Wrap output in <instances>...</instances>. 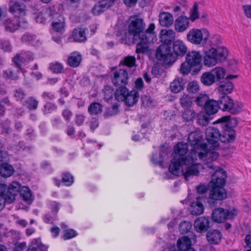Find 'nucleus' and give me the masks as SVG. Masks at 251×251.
<instances>
[{
  "instance_id": "nucleus-4",
  "label": "nucleus",
  "mask_w": 251,
  "mask_h": 251,
  "mask_svg": "<svg viewBox=\"0 0 251 251\" xmlns=\"http://www.w3.org/2000/svg\"><path fill=\"white\" fill-rule=\"evenodd\" d=\"M202 56L197 51H189L186 55V60L181 64L180 72L183 75L198 73L201 69V64Z\"/></svg>"
},
{
  "instance_id": "nucleus-14",
  "label": "nucleus",
  "mask_w": 251,
  "mask_h": 251,
  "mask_svg": "<svg viewBox=\"0 0 251 251\" xmlns=\"http://www.w3.org/2000/svg\"><path fill=\"white\" fill-rule=\"evenodd\" d=\"M237 214L236 209L226 210L223 208H217L213 210L212 218L217 223H222L226 220L234 218Z\"/></svg>"
},
{
  "instance_id": "nucleus-44",
  "label": "nucleus",
  "mask_w": 251,
  "mask_h": 251,
  "mask_svg": "<svg viewBox=\"0 0 251 251\" xmlns=\"http://www.w3.org/2000/svg\"><path fill=\"white\" fill-rule=\"evenodd\" d=\"M20 72H14L12 69H8L3 71L2 76L6 79L16 80L19 79L18 73Z\"/></svg>"
},
{
  "instance_id": "nucleus-55",
  "label": "nucleus",
  "mask_w": 251,
  "mask_h": 251,
  "mask_svg": "<svg viewBox=\"0 0 251 251\" xmlns=\"http://www.w3.org/2000/svg\"><path fill=\"white\" fill-rule=\"evenodd\" d=\"M191 228V224L186 221L181 222L179 226V230L182 234H185L188 232Z\"/></svg>"
},
{
  "instance_id": "nucleus-48",
  "label": "nucleus",
  "mask_w": 251,
  "mask_h": 251,
  "mask_svg": "<svg viewBox=\"0 0 251 251\" xmlns=\"http://www.w3.org/2000/svg\"><path fill=\"white\" fill-rule=\"evenodd\" d=\"M88 111L90 115H96L101 112L102 106L100 103L94 102L90 105Z\"/></svg>"
},
{
  "instance_id": "nucleus-11",
  "label": "nucleus",
  "mask_w": 251,
  "mask_h": 251,
  "mask_svg": "<svg viewBox=\"0 0 251 251\" xmlns=\"http://www.w3.org/2000/svg\"><path fill=\"white\" fill-rule=\"evenodd\" d=\"M2 25L6 31L14 32L19 27L26 29L28 26L27 21L25 18L14 17L12 19L6 18L2 21Z\"/></svg>"
},
{
  "instance_id": "nucleus-40",
  "label": "nucleus",
  "mask_w": 251,
  "mask_h": 251,
  "mask_svg": "<svg viewBox=\"0 0 251 251\" xmlns=\"http://www.w3.org/2000/svg\"><path fill=\"white\" fill-rule=\"evenodd\" d=\"M201 82L206 86H209L214 83L215 79L211 71L203 73L201 78Z\"/></svg>"
},
{
  "instance_id": "nucleus-3",
  "label": "nucleus",
  "mask_w": 251,
  "mask_h": 251,
  "mask_svg": "<svg viewBox=\"0 0 251 251\" xmlns=\"http://www.w3.org/2000/svg\"><path fill=\"white\" fill-rule=\"evenodd\" d=\"M176 156L172 159L169 166V171L173 175L180 176H183L185 179L188 180L192 176H198L199 174L200 165L196 162L199 157H196L190 161L189 159L187 161L188 155L184 160L182 164H180L178 158Z\"/></svg>"
},
{
  "instance_id": "nucleus-50",
  "label": "nucleus",
  "mask_w": 251,
  "mask_h": 251,
  "mask_svg": "<svg viewBox=\"0 0 251 251\" xmlns=\"http://www.w3.org/2000/svg\"><path fill=\"white\" fill-rule=\"evenodd\" d=\"M57 108V106L55 103L48 102L44 104L42 111L44 114H48L55 111Z\"/></svg>"
},
{
  "instance_id": "nucleus-29",
  "label": "nucleus",
  "mask_w": 251,
  "mask_h": 251,
  "mask_svg": "<svg viewBox=\"0 0 251 251\" xmlns=\"http://www.w3.org/2000/svg\"><path fill=\"white\" fill-rule=\"evenodd\" d=\"M159 22L162 26L169 27L173 23V15L169 12H162L159 14Z\"/></svg>"
},
{
  "instance_id": "nucleus-8",
  "label": "nucleus",
  "mask_w": 251,
  "mask_h": 251,
  "mask_svg": "<svg viewBox=\"0 0 251 251\" xmlns=\"http://www.w3.org/2000/svg\"><path fill=\"white\" fill-rule=\"evenodd\" d=\"M171 49L170 45L161 44L156 50V58L167 65L173 63L176 61V57L172 51Z\"/></svg>"
},
{
  "instance_id": "nucleus-51",
  "label": "nucleus",
  "mask_w": 251,
  "mask_h": 251,
  "mask_svg": "<svg viewBox=\"0 0 251 251\" xmlns=\"http://www.w3.org/2000/svg\"><path fill=\"white\" fill-rule=\"evenodd\" d=\"M49 69L53 73L60 74L63 71V66L62 64L56 62L50 64Z\"/></svg>"
},
{
  "instance_id": "nucleus-15",
  "label": "nucleus",
  "mask_w": 251,
  "mask_h": 251,
  "mask_svg": "<svg viewBox=\"0 0 251 251\" xmlns=\"http://www.w3.org/2000/svg\"><path fill=\"white\" fill-rule=\"evenodd\" d=\"M128 73L125 69H119L114 71L111 78L112 83L117 87L125 86L128 83Z\"/></svg>"
},
{
  "instance_id": "nucleus-25",
  "label": "nucleus",
  "mask_w": 251,
  "mask_h": 251,
  "mask_svg": "<svg viewBox=\"0 0 251 251\" xmlns=\"http://www.w3.org/2000/svg\"><path fill=\"white\" fill-rule=\"evenodd\" d=\"M173 50L175 55L178 57L183 56L187 51V47L181 40H177L173 42Z\"/></svg>"
},
{
  "instance_id": "nucleus-20",
  "label": "nucleus",
  "mask_w": 251,
  "mask_h": 251,
  "mask_svg": "<svg viewBox=\"0 0 251 251\" xmlns=\"http://www.w3.org/2000/svg\"><path fill=\"white\" fill-rule=\"evenodd\" d=\"M188 147L187 143L183 142L178 143L174 147L175 155L173 159H174L176 157L179 159L178 161L180 162V164H182L184 162V160L187 157L185 155L188 151Z\"/></svg>"
},
{
  "instance_id": "nucleus-21",
  "label": "nucleus",
  "mask_w": 251,
  "mask_h": 251,
  "mask_svg": "<svg viewBox=\"0 0 251 251\" xmlns=\"http://www.w3.org/2000/svg\"><path fill=\"white\" fill-rule=\"evenodd\" d=\"M226 173L223 169L216 170L211 177V183L216 185H225Z\"/></svg>"
},
{
  "instance_id": "nucleus-5",
  "label": "nucleus",
  "mask_w": 251,
  "mask_h": 251,
  "mask_svg": "<svg viewBox=\"0 0 251 251\" xmlns=\"http://www.w3.org/2000/svg\"><path fill=\"white\" fill-rule=\"evenodd\" d=\"M216 123L221 124V126L224 128L222 134H221V141L223 143L233 142L235 139L236 134L231 126L237 125V120L231 118L230 116H226L219 119Z\"/></svg>"
},
{
  "instance_id": "nucleus-32",
  "label": "nucleus",
  "mask_w": 251,
  "mask_h": 251,
  "mask_svg": "<svg viewBox=\"0 0 251 251\" xmlns=\"http://www.w3.org/2000/svg\"><path fill=\"white\" fill-rule=\"evenodd\" d=\"M190 210L192 215H198L203 212V206L200 197L197 198L196 201L192 203Z\"/></svg>"
},
{
  "instance_id": "nucleus-59",
  "label": "nucleus",
  "mask_w": 251,
  "mask_h": 251,
  "mask_svg": "<svg viewBox=\"0 0 251 251\" xmlns=\"http://www.w3.org/2000/svg\"><path fill=\"white\" fill-rule=\"evenodd\" d=\"M33 244L37 247L40 251H48V247L41 243V239L37 238L33 240Z\"/></svg>"
},
{
  "instance_id": "nucleus-31",
  "label": "nucleus",
  "mask_w": 251,
  "mask_h": 251,
  "mask_svg": "<svg viewBox=\"0 0 251 251\" xmlns=\"http://www.w3.org/2000/svg\"><path fill=\"white\" fill-rule=\"evenodd\" d=\"M203 108L205 112L210 115L215 114L220 109L218 101L210 99Z\"/></svg>"
},
{
  "instance_id": "nucleus-13",
  "label": "nucleus",
  "mask_w": 251,
  "mask_h": 251,
  "mask_svg": "<svg viewBox=\"0 0 251 251\" xmlns=\"http://www.w3.org/2000/svg\"><path fill=\"white\" fill-rule=\"evenodd\" d=\"M206 139L210 145L209 149L216 151L219 147V141L220 140L221 133L219 129L214 126L208 127L205 131Z\"/></svg>"
},
{
  "instance_id": "nucleus-1",
  "label": "nucleus",
  "mask_w": 251,
  "mask_h": 251,
  "mask_svg": "<svg viewBox=\"0 0 251 251\" xmlns=\"http://www.w3.org/2000/svg\"><path fill=\"white\" fill-rule=\"evenodd\" d=\"M202 135L199 131L190 133L188 136V141L191 147L190 153L188 155L187 161L199 157L200 160L205 162L204 168H208L214 171L216 169L215 163L219 157V153L210 149L207 150V145L201 142Z\"/></svg>"
},
{
  "instance_id": "nucleus-24",
  "label": "nucleus",
  "mask_w": 251,
  "mask_h": 251,
  "mask_svg": "<svg viewBox=\"0 0 251 251\" xmlns=\"http://www.w3.org/2000/svg\"><path fill=\"white\" fill-rule=\"evenodd\" d=\"M55 12V11L52 10L51 8L44 9L36 17V22L44 25L51 21L53 15H54Z\"/></svg>"
},
{
  "instance_id": "nucleus-27",
  "label": "nucleus",
  "mask_w": 251,
  "mask_h": 251,
  "mask_svg": "<svg viewBox=\"0 0 251 251\" xmlns=\"http://www.w3.org/2000/svg\"><path fill=\"white\" fill-rule=\"evenodd\" d=\"M209 219L204 217L197 218L194 224L196 230L200 233L206 231L209 227Z\"/></svg>"
},
{
  "instance_id": "nucleus-37",
  "label": "nucleus",
  "mask_w": 251,
  "mask_h": 251,
  "mask_svg": "<svg viewBox=\"0 0 251 251\" xmlns=\"http://www.w3.org/2000/svg\"><path fill=\"white\" fill-rule=\"evenodd\" d=\"M20 184L19 183H18ZM20 186V185H19ZM20 191L21 197H22L23 200L27 202H31L33 201V196L30 190L26 186H23L21 188L19 187V191L17 192L18 193Z\"/></svg>"
},
{
  "instance_id": "nucleus-12",
  "label": "nucleus",
  "mask_w": 251,
  "mask_h": 251,
  "mask_svg": "<svg viewBox=\"0 0 251 251\" xmlns=\"http://www.w3.org/2000/svg\"><path fill=\"white\" fill-rule=\"evenodd\" d=\"M34 54L29 50H22L16 53L12 58V61L17 68V72L22 71V66L33 61Z\"/></svg>"
},
{
  "instance_id": "nucleus-62",
  "label": "nucleus",
  "mask_w": 251,
  "mask_h": 251,
  "mask_svg": "<svg viewBox=\"0 0 251 251\" xmlns=\"http://www.w3.org/2000/svg\"><path fill=\"white\" fill-rule=\"evenodd\" d=\"M25 95V91L21 88H19L15 91L14 97L17 100H23Z\"/></svg>"
},
{
  "instance_id": "nucleus-54",
  "label": "nucleus",
  "mask_w": 251,
  "mask_h": 251,
  "mask_svg": "<svg viewBox=\"0 0 251 251\" xmlns=\"http://www.w3.org/2000/svg\"><path fill=\"white\" fill-rule=\"evenodd\" d=\"M104 93V99L105 100L108 101L112 99L113 95V89L111 86H106L103 90Z\"/></svg>"
},
{
  "instance_id": "nucleus-46",
  "label": "nucleus",
  "mask_w": 251,
  "mask_h": 251,
  "mask_svg": "<svg viewBox=\"0 0 251 251\" xmlns=\"http://www.w3.org/2000/svg\"><path fill=\"white\" fill-rule=\"evenodd\" d=\"M211 72L215 76V79L216 78L217 80L223 79L226 74L225 69L220 67L215 68L211 71Z\"/></svg>"
},
{
  "instance_id": "nucleus-33",
  "label": "nucleus",
  "mask_w": 251,
  "mask_h": 251,
  "mask_svg": "<svg viewBox=\"0 0 251 251\" xmlns=\"http://www.w3.org/2000/svg\"><path fill=\"white\" fill-rule=\"evenodd\" d=\"M184 83L181 78L175 79L170 85V90L174 93H178L184 88Z\"/></svg>"
},
{
  "instance_id": "nucleus-22",
  "label": "nucleus",
  "mask_w": 251,
  "mask_h": 251,
  "mask_svg": "<svg viewBox=\"0 0 251 251\" xmlns=\"http://www.w3.org/2000/svg\"><path fill=\"white\" fill-rule=\"evenodd\" d=\"M87 29L82 27H77L74 29L71 36L69 38L70 41L76 42H84L87 40L86 31Z\"/></svg>"
},
{
  "instance_id": "nucleus-28",
  "label": "nucleus",
  "mask_w": 251,
  "mask_h": 251,
  "mask_svg": "<svg viewBox=\"0 0 251 251\" xmlns=\"http://www.w3.org/2000/svg\"><path fill=\"white\" fill-rule=\"evenodd\" d=\"M222 237V233L217 229H211L206 234V239L208 243L212 245L219 244Z\"/></svg>"
},
{
  "instance_id": "nucleus-30",
  "label": "nucleus",
  "mask_w": 251,
  "mask_h": 251,
  "mask_svg": "<svg viewBox=\"0 0 251 251\" xmlns=\"http://www.w3.org/2000/svg\"><path fill=\"white\" fill-rule=\"evenodd\" d=\"M82 61V55L78 51H74L69 55L67 62L68 64L72 67H78Z\"/></svg>"
},
{
  "instance_id": "nucleus-38",
  "label": "nucleus",
  "mask_w": 251,
  "mask_h": 251,
  "mask_svg": "<svg viewBox=\"0 0 251 251\" xmlns=\"http://www.w3.org/2000/svg\"><path fill=\"white\" fill-rule=\"evenodd\" d=\"M128 90L125 86L119 87L115 92V98L118 101H123L128 94Z\"/></svg>"
},
{
  "instance_id": "nucleus-19",
  "label": "nucleus",
  "mask_w": 251,
  "mask_h": 251,
  "mask_svg": "<svg viewBox=\"0 0 251 251\" xmlns=\"http://www.w3.org/2000/svg\"><path fill=\"white\" fill-rule=\"evenodd\" d=\"M9 11L18 18H24L26 12V6L23 3L18 1H10L9 3Z\"/></svg>"
},
{
  "instance_id": "nucleus-43",
  "label": "nucleus",
  "mask_w": 251,
  "mask_h": 251,
  "mask_svg": "<svg viewBox=\"0 0 251 251\" xmlns=\"http://www.w3.org/2000/svg\"><path fill=\"white\" fill-rule=\"evenodd\" d=\"M200 18L199 11V4L198 2H195L193 7L190 9L189 13V20L193 22Z\"/></svg>"
},
{
  "instance_id": "nucleus-57",
  "label": "nucleus",
  "mask_w": 251,
  "mask_h": 251,
  "mask_svg": "<svg viewBox=\"0 0 251 251\" xmlns=\"http://www.w3.org/2000/svg\"><path fill=\"white\" fill-rule=\"evenodd\" d=\"M44 221L47 224H52L57 219V216L55 214L48 213L44 217Z\"/></svg>"
},
{
  "instance_id": "nucleus-35",
  "label": "nucleus",
  "mask_w": 251,
  "mask_h": 251,
  "mask_svg": "<svg viewBox=\"0 0 251 251\" xmlns=\"http://www.w3.org/2000/svg\"><path fill=\"white\" fill-rule=\"evenodd\" d=\"M233 86L232 82L227 80L221 82L219 86V91L221 95H227L232 92Z\"/></svg>"
},
{
  "instance_id": "nucleus-6",
  "label": "nucleus",
  "mask_w": 251,
  "mask_h": 251,
  "mask_svg": "<svg viewBox=\"0 0 251 251\" xmlns=\"http://www.w3.org/2000/svg\"><path fill=\"white\" fill-rule=\"evenodd\" d=\"M227 55V50L224 47H220L217 49L211 48L204 51V64L207 67L214 66L218 62L226 60Z\"/></svg>"
},
{
  "instance_id": "nucleus-18",
  "label": "nucleus",
  "mask_w": 251,
  "mask_h": 251,
  "mask_svg": "<svg viewBox=\"0 0 251 251\" xmlns=\"http://www.w3.org/2000/svg\"><path fill=\"white\" fill-rule=\"evenodd\" d=\"M170 251H195L192 247V241L190 238L184 236L179 238L176 246L172 247Z\"/></svg>"
},
{
  "instance_id": "nucleus-64",
  "label": "nucleus",
  "mask_w": 251,
  "mask_h": 251,
  "mask_svg": "<svg viewBox=\"0 0 251 251\" xmlns=\"http://www.w3.org/2000/svg\"><path fill=\"white\" fill-rule=\"evenodd\" d=\"M42 98L45 100H52L55 98L54 94L51 92L45 91L42 95Z\"/></svg>"
},
{
  "instance_id": "nucleus-26",
  "label": "nucleus",
  "mask_w": 251,
  "mask_h": 251,
  "mask_svg": "<svg viewBox=\"0 0 251 251\" xmlns=\"http://www.w3.org/2000/svg\"><path fill=\"white\" fill-rule=\"evenodd\" d=\"M175 38V32L173 29H162L160 32V41L162 44L171 46L172 42Z\"/></svg>"
},
{
  "instance_id": "nucleus-60",
  "label": "nucleus",
  "mask_w": 251,
  "mask_h": 251,
  "mask_svg": "<svg viewBox=\"0 0 251 251\" xmlns=\"http://www.w3.org/2000/svg\"><path fill=\"white\" fill-rule=\"evenodd\" d=\"M119 106L116 104L112 106V107L107 109L104 114L105 116L108 117L115 115L118 113Z\"/></svg>"
},
{
  "instance_id": "nucleus-45",
  "label": "nucleus",
  "mask_w": 251,
  "mask_h": 251,
  "mask_svg": "<svg viewBox=\"0 0 251 251\" xmlns=\"http://www.w3.org/2000/svg\"><path fill=\"white\" fill-rule=\"evenodd\" d=\"M21 41L23 43L33 45L36 41V36L29 32H26L21 37Z\"/></svg>"
},
{
  "instance_id": "nucleus-52",
  "label": "nucleus",
  "mask_w": 251,
  "mask_h": 251,
  "mask_svg": "<svg viewBox=\"0 0 251 251\" xmlns=\"http://www.w3.org/2000/svg\"><path fill=\"white\" fill-rule=\"evenodd\" d=\"M136 58L134 56L128 55L121 61V64L128 67H132L135 65Z\"/></svg>"
},
{
  "instance_id": "nucleus-63",
  "label": "nucleus",
  "mask_w": 251,
  "mask_h": 251,
  "mask_svg": "<svg viewBox=\"0 0 251 251\" xmlns=\"http://www.w3.org/2000/svg\"><path fill=\"white\" fill-rule=\"evenodd\" d=\"M0 48L5 51H11L12 49L10 42L6 40L1 41Z\"/></svg>"
},
{
  "instance_id": "nucleus-16",
  "label": "nucleus",
  "mask_w": 251,
  "mask_h": 251,
  "mask_svg": "<svg viewBox=\"0 0 251 251\" xmlns=\"http://www.w3.org/2000/svg\"><path fill=\"white\" fill-rule=\"evenodd\" d=\"M11 186L10 188L12 191L8 192L4 196H0V211L4 207L5 202L10 203L15 200V196L19 190L20 185L18 182H15Z\"/></svg>"
},
{
  "instance_id": "nucleus-2",
  "label": "nucleus",
  "mask_w": 251,
  "mask_h": 251,
  "mask_svg": "<svg viewBox=\"0 0 251 251\" xmlns=\"http://www.w3.org/2000/svg\"><path fill=\"white\" fill-rule=\"evenodd\" d=\"M127 31L133 36V40L136 44V53H147L149 51L150 37L144 34L146 23L144 19L138 15L129 17L127 22Z\"/></svg>"
},
{
  "instance_id": "nucleus-34",
  "label": "nucleus",
  "mask_w": 251,
  "mask_h": 251,
  "mask_svg": "<svg viewBox=\"0 0 251 251\" xmlns=\"http://www.w3.org/2000/svg\"><path fill=\"white\" fill-rule=\"evenodd\" d=\"M139 96V94L136 91H131L128 92V94L125 97V100H124V101L126 105L128 106H133L137 102Z\"/></svg>"
},
{
  "instance_id": "nucleus-42",
  "label": "nucleus",
  "mask_w": 251,
  "mask_h": 251,
  "mask_svg": "<svg viewBox=\"0 0 251 251\" xmlns=\"http://www.w3.org/2000/svg\"><path fill=\"white\" fill-rule=\"evenodd\" d=\"M196 117V113L194 109L186 108L182 113V117L185 122L193 121Z\"/></svg>"
},
{
  "instance_id": "nucleus-36",
  "label": "nucleus",
  "mask_w": 251,
  "mask_h": 251,
  "mask_svg": "<svg viewBox=\"0 0 251 251\" xmlns=\"http://www.w3.org/2000/svg\"><path fill=\"white\" fill-rule=\"evenodd\" d=\"M14 172L13 167L9 164L3 163L0 165V175L4 177H7L12 175Z\"/></svg>"
},
{
  "instance_id": "nucleus-39",
  "label": "nucleus",
  "mask_w": 251,
  "mask_h": 251,
  "mask_svg": "<svg viewBox=\"0 0 251 251\" xmlns=\"http://www.w3.org/2000/svg\"><path fill=\"white\" fill-rule=\"evenodd\" d=\"M38 100L33 97H29L25 100L23 105L29 110H35L38 106Z\"/></svg>"
},
{
  "instance_id": "nucleus-17",
  "label": "nucleus",
  "mask_w": 251,
  "mask_h": 251,
  "mask_svg": "<svg viewBox=\"0 0 251 251\" xmlns=\"http://www.w3.org/2000/svg\"><path fill=\"white\" fill-rule=\"evenodd\" d=\"M52 30L54 31L62 34L65 30L66 23L63 16L56 11H55L51 20Z\"/></svg>"
},
{
  "instance_id": "nucleus-49",
  "label": "nucleus",
  "mask_w": 251,
  "mask_h": 251,
  "mask_svg": "<svg viewBox=\"0 0 251 251\" xmlns=\"http://www.w3.org/2000/svg\"><path fill=\"white\" fill-rule=\"evenodd\" d=\"M180 103L183 108H189L192 104V100L190 97L184 94L180 98Z\"/></svg>"
},
{
  "instance_id": "nucleus-53",
  "label": "nucleus",
  "mask_w": 251,
  "mask_h": 251,
  "mask_svg": "<svg viewBox=\"0 0 251 251\" xmlns=\"http://www.w3.org/2000/svg\"><path fill=\"white\" fill-rule=\"evenodd\" d=\"M62 182L66 186H70L74 182V177L70 173H63L62 175Z\"/></svg>"
},
{
  "instance_id": "nucleus-56",
  "label": "nucleus",
  "mask_w": 251,
  "mask_h": 251,
  "mask_svg": "<svg viewBox=\"0 0 251 251\" xmlns=\"http://www.w3.org/2000/svg\"><path fill=\"white\" fill-rule=\"evenodd\" d=\"M187 91L191 93H196L200 90L199 84L197 81H191L189 82L187 87Z\"/></svg>"
},
{
  "instance_id": "nucleus-9",
  "label": "nucleus",
  "mask_w": 251,
  "mask_h": 251,
  "mask_svg": "<svg viewBox=\"0 0 251 251\" xmlns=\"http://www.w3.org/2000/svg\"><path fill=\"white\" fill-rule=\"evenodd\" d=\"M220 109L224 111H228L232 114L240 112L242 106L238 103H234L233 100L227 95H223L218 100Z\"/></svg>"
},
{
  "instance_id": "nucleus-7",
  "label": "nucleus",
  "mask_w": 251,
  "mask_h": 251,
  "mask_svg": "<svg viewBox=\"0 0 251 251\" xmlns=\"http://www.w3.org/2000/svg\"><path fill=\"white\" fill-rule=\"evenodd\" d=\"M209 37V31L206 28H194L189 31L186 38L190 43L196 45H200L202 43H206Z\"/></svg>"
},
{
  "instance_id": "nucleus-58",
  "label": "nucleus",
  "mask_w": 251,
  "mask_h": 251,
  "mask_svg": "<svg viewBox=\"0 0 251 251\" xmlns=\"http://www.w3.org/2000/svg\"><path fill=\"white\" fill-rule=\"evenodd\" d=\"M77 235V233L74 229H67L64 230L63 238L64 240H68L75 237Z\"/></svg>"
},
{
  "instance_id": "nucleus-10",
  "label": "nucleus",
  "mask_w": 251,
  "mask_h": 251,
  "mask_svg": "<svg viewBox=\"0 0 251 251\" xmlns=\"http://www.w3.org/2000/svg\"><path fill=\"white\" fill-rule=\"evenodd\" d=\"M224 186L212 184L207 200L208 203L211 207L215 206L216 201H222L226 198L227 193Z\"/></svg>"
},
{
  "instance_id": "nucleus-41",
  "label": "nucleus",
  "mask_w": 251,
  "mask_h": 251,
  "mask_svg": "<svg viewBox=\"0 0 251 251\" xmlns=\"http://www.w3.org/2000/svg\"><path fill=\"white\" fill-rule=\"evenodd\" d=\"M210 115L206 112H200L197 115V122L202 126H206L210 122Z\"/></svg>"
},
{
  "instance_id": "nucleus-23",
  "label": "nucleus",
  "mask_w": 251,
  "mask_h": 251,
  "mask_svg": "<svg viewBox=\"0 0 251 251\" xmlns=\"http://www.w3.org/2000/svg\"><path fill=\"white\" fill-rule=\"evenodd\" d=\"M189 24L190 20L187 17L183 15L180 16L175 22V29L178 32H182L187 29Z\"/></svg>"
},
{
  "instance_id": "nucleus-61",
  "label": "nucleus",
  "mask_w": 251,
  "mask_h": 251,
  "mask_svg": "<svg viewBox=\"0 0 251 251\" xmlns=\"http://www.w3.org/2000/svg\"><path fill=\"white\" fill-rule=\"evenodd\" d=\"M15 182H12L8 187L5 184L0 182V196H4L8 192L12 191L10 187H11V185Z\"/></svg>"
},
{
  "instance_id": "nucleus-47",
  "label": "nucleus",
  "mask_w": 251,
  "mask_h": 251,
  "mask_svg": "<svg viewBox=\"0 0 251 251\" xmlns=\"http://www.w3.org/2000/svg\"><path fill=\"white\" fill-rule=\"evenodd\" d=\"M209 100L210 99L207 95L201 94L197 97L195 100V102L199 106L204 108L208 102V100Z\"/></svg>"
}]
</instances>
